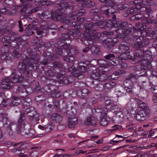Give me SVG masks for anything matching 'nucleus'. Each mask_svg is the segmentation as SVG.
Segmentation results:
<instances>
[{
  "label": "nucleus",
  "mask_w": 157,
  "mask_h": 157,
  "mask_svg": "<svg viewBox=\"0 0 157 157\" xmlns=\"http://www.w3.org/2000/svg\"><path fill=\"white\" fill-rule=\"evenodd\" d=\"M153 50V48H150L148 50L144 52V56L146 57H150L152 55V51Z\"/></svg>",
  "instance_id": "79ce46f5"
},
{
  "label": "nucleus",
  "mask_w": 157,
  "mask_h": 157,
  "mask_svg": "<svg viewBox=\"0 0 157 157\" xmlns=\"http://www.w3.org/2000/svg\"><path fill=\"white\" fill-rule=\"evenodd\" d=\"M110 119L106 117H103L100 121V124L104 126L108 125L110 122Z\"/></svg>",
  "instance_id": "a878e982"
},
{
  "label": "nucleus",
  "mask_w": 157,
  "mask_h": 157,
  "mask_svg": "<svg viewBox=\"0 0 157 157\" xmlns=\"http://www.w3.org/2000/svg\"><path fill=\"white\" fill-rule=\"evenodd\" d=\"M104 29H109L114 28V25H115L116 23H113L112 20H105L104 21Z\"/></svg>",
  "instance_id": "4be33fe9"
},
{
  "label": "nucleus",
  "mask_w": 157,
  "mask_h": 157,
  "mask_svg": "<svg viewBox=\"0 0 157 157\" xmlns=\"http://www.w3.org/2000/svg\"><path fill=\"white\" fill-rule=\"evenodd\" d=\"M96 23V25L98 26L100 28L104 29V21H99Z\"/></svg>",
  "instance_id": "49530a36"
},
{
  "label": "nucleus",
  "mask_w": 157,
  "mask_h": 157,
  "mask_svg": "<svg viewBox=\"0 0 157 157\" xmlns=\"http://www.w3.org/2000/svg\"><path fill=\"white\" fill-rule=\"evenodd\" d=\"M116 85V83L113 81H110L104 84L103 90L105 92H109Z\"/></svg>",
  "instance_id": "dca6fc26"
},
{
  "label": "nucleus",
  "mask_w": 157,
  "mask_h": 157,
  "mask_svg": "<svg viewBox=\"0 0 157 157\" xmlns=\"http://www.w3.org/2000/svg\"><path fill=\"white\" fill-rule=\"evenodd\" d=\"M99 1L104 2H106L108 3V4H111L113 3V2L114 0H99Z\"/></svg>",
  "instance_id": "bf43d9fd"
},
{
  "label": "nucleus",
  "mask_w": 157,
  "mask_h": 157,
  "mask_svg": "<svg viewBox=\"0 0 157 157\" xmlns=\"http://www.w3.org/2000/svg\"><path fill=\"white\" fill-rule=\"evenodd\" d=\"M16 100H13V101L11 103V105L13 106L18 105L19 104L20 101H19L18 102Z\"/></svg>",
  "instance_id": "0e129e2a"
},
{
  "label": "nucleus",
  "mask_w": 157,
  "mask_h": 157,
  "mask_svg": "<svg viewBox=\"0 0 157 157\" xmlns=\"http://www.w3.org/2000/svg\"><path fill=\"white\" fill-rule=\"evenodd\" d=\"M128 110L125 109L122 111L118 112L117 114L116 119V121L118 122H121L123 118H124L127 114H128Z\"/></svg>",
  "instance_id": "4468645a"
},
{
  "label": "nucleus",
  "mask_w": 157,
  "mask_h": 157,
  "mask_svg": "<svg viewBox=\"0 0 157 157\" xmlns=\"http://www.w3.org/2000/svg\"><path fill=\"white\" fill-rule=\"evenodd\" d=\"M98 65L101 68H107L110 66V63H107V61H105L102 59L98 60Z\"/></svg>",
  "instance_id": "5701e85b"
},
{
  "label": "nucleus",
  "mask_w": 157,
  "mask_h": 157,
  "mask_svg": "<svg viewBox=\"0 0 157 157\" xmlns=\"http://www.w3.org/2000/svg\"><path fill=\"white\" fill-rule=\"evenodd\" d=\"M11 76H13L12 78L14 83L17 82L21 83L24 79L23 77H20L19 75H17L15 73H13Z\"/></svg>",
  "instance_id": "393cba45"
},
{
  "label": "nucleus",
  "mask_w": 157,
  "mask_h": 157,
  "mask_svg": "<svg viewBox=\"0 0 157 157\" xmlns=\"http://www.w3.org/2000/svg\"><path fill=\"white\" fill-rule=\"evenodd\" d=\"M97 120L96 119L92 116L87 117L85 121L84 124L86 126H93L96 124Z\"/></svg>",
  "instance_id": "ddd939ff"
},
{
  "label": "nucleus",
  "mask_w": 157,
  "mask_h": 157,
  "mask_svg": "<svg viewBox=\"0 0 157 157\" xmlns=\"http://www.w3.org/2000/svg\"><path fill=\"white\" fill-rule=\"evenodd\" d=\"M7 114L6 113H1L0 114V121L3 122H5L7 120Z\"/></svg>",
  "instance_id": "a19ab883"
},
{
  "label": "nucleus",
  "mask_w": 157,
  "mask_h": 157,
  "mask_svg": "<svg viewBox=\"0 0 157 157\" xmlns=\"http://www.w3.org/2000/svg\"><path fill=\"white\" fill-rule=\"evenodd\" d=\"M135 55L136 56L138 57H140L142 59L143 57V55L144 54V51L143 49H137L134 51Z\"/></svg>",
  "instance_id": "473e14b6"
},
{
  "label": "nucleus",
  "mask_w": 157,
  "mask_h": 157,
  "mask_svg": "<svg viewBox=\"0 0 157 157\" xmlns=\"http://www.w3.org/2000/svg\"><path fill=\"white\" fill-rule=\"evenodd\" d=\"M96 23L95 24L93 22H90L89 24H86L85 25V32L83 34V37H84V35L87 33H90L95 31L96 29Z\"/></svg>",
  "instance_id": "9b49d317"
},
{
  "label": "nucleus",
  "mask_w": 157,
  "mask_h": 157,
  "mask_svg": "<svg viewBox=\"0 0 157 157\" xmlns=\"http://www.w3.org/2000/svg\"><path fill=\"white\" fill-rule=\"evenodd\" d=\"M109 10H110L109 9H108L104 10V14L106 15L109 16L110 15V13H113V12H111L110 11H109Z\"/></svg>",
  "instance_id": "e2e57ef3"
},
{
  "label": "nucleus",
  "mask_w": 157,
  "mask_h": 157,
  "mask_svg": "<svg viewBox=\"0 0 157 157\" xmlns=\"http://www.w3.org/2000/svg\"><path fill=\"white\" fill-rule=\"evenodd\" d=\"M145 11L148 14H151L153 13L152 10L150 7H148L145 10Z\"/></svg>",
  "instance_id": "052dcab7"
},
{
  "label": "nucleus",
  "mask_w": 157,
  "mask_h": 157,
  "mask_svg": "<svg viewBox=\"0 0 157 157\" xmlns=\"http://www.w3.org/2000/svg\"><path fill=\"white\" fill-rule=\"evenodd\" d=\"M31 149L33 151L30 152L29 156L31 157H36L38 155L39 153L36 150L39 149V147H32Z\"/></svg>",
  "instance_id": "b1692460"
},
{
  "label": "nucleus",
  "mask_w": 157,
  "mask_h": 157,
  "mask_svg": "<svg viewBox=\"0 0 157 157\" xmlns=\"http://www.w3.org/2000/svg\"><path fill=\"white\" fill-rule=\"evenodd\" d=\"M128 107L133 110L137 107L136 98H134L131 99L130 101L127 104Z\"/></svg>",
  "instance_id": "6ab92c4d"
},
{
  "label": "nucleus",
  "mask_w": 157,
  "mask_h": 157,
  "mask_svg": "<svg viewBox=\"0 0 157 157\" xmlns=\"http://www.w3.org/2000/svg\"><path fill=\"white\" fill-rule=\"evenodd\" d=\"M124 85L125 86V90L128 92L133 94L135 91V88L133 86L132 83L129 80H126L125 81Z\"/></svg>",
  "instance_id": "f8f14e48"
},
{
  "label": "nucleus",
  "mask_w": 157,
  "mask_h": 157,
  "mask_svg": "<svg viewBox=\"0 0 157 157\" xmlns=\"http://www.w3.org/2000/svg\"><path fill=\"white\" fill-rule=\"evenodd\" d=\"M9 39L11 42L10 43V46L11 48H18L23 40L20 37H16L15 36L13 35L10 36Z\"/></svg>",
  "instance_id": "6e6552de"
},
{
  "label": "nucleus",
  "mask_w": 157,
  "mask_h": 157,
  "mask_svg": "<svg viewBox=\"0 0 157 157\" xmlns=\"http://www.w3.org/2000/svg\"><path fill=\"white\" fill-rule=\"evenodd\" d=\"M92 53L94 55L98 54L100 51L99 47L98 45H94L93 46L90 48Z\"/></svg>",
  "instance_id": "c756f323"
},
{
  "label": "nucleus",
  "mask_w": 157,
  "mask_h": 157,
  "mask_svg": "<svg viewBox=\"0 0 157 157\" xmlns=\"http://www.w3.org/2000/svg\"><path fill=\"white\" fill-rule=\"evenodd\" d=\"M127 21H120L116 23L114 28H117L113 31L116 32L119 37H124L128 35V32H127L125 29V26L127 25Z\"/></svg>",
  "instance_id": "f03ea898"
},
{
  "label": "nucleus",
  "mask_w": 157,
  "mask_h": 157,
  "mask_svg": "<svg viewBox=\"0 0 157 157\" xmlns=\"http://www.w3.org/2000/svg\"><path fill=\"white\" fill-rule=\"evenodd\" d=\"M126 80H129L131 82H135L136 81V76L134 74L130 73L126 77Z\"/></svg>",
  "instance_id": "cd10ccee"
},
{
  "label": "nucleus",
  "mask_w": 157,
  "mask_h": 157,
  "mask_svg": "<svg viewBox=\"0 0 157 157\" xmlns=\"http://www.w3.org/2000/svg\"><path fill=\"white\" fill-rule=\"evenodd\" d=\"M142 109V110L146 111V110H149V108L145 102H144L138 107Z\"/></svg>",
  "instance_id": "37998d69"
},
{
  "label": "nucleus",
  "mask_w": 157,
  "mask_h": 157,
  "mask_svg": "<svg viewBox=\"0 0 157 157\" xmlns=\"http://www.w3.org/2000/svg\"><path fill=\"white\" fill-rule=\"evenodd\" d=\"M26 96V95H20L19 98L17 97L16 96H13L12 97L13 99L14 100H16L17 101H20L19 99L21 98H25V96Z\"/></svg>",
  "instance_id": "864d4df0"
},
{
  "label": "nucleus",
  "mask_w": 157,
  "mask_h": 157,
  "mask_svg": "<svg viewBox=\"0 0 157 157\" xmlns=\"http://www.w3.org/2000/svg\"><path fill=\"white\" fill-rule=\"evenodd\" d=\"M12 54L9 51L5 52L1 56V59L2 60H9L12 58Z\"/></svg>",
  "instance_id": "bb28decb"
},
{
  "label": "nucleus",
  "mask_w": 157,
  "mask_h": 157,
  "mask_svg": "<svg viewBox=\"0 0 157 157\" xmlns=\"http://www.w3.org/2000/svg\"><path fill=\"white\" fill-rule=\"evenodd\" d=\"M62 37L63 39L64 40H68L69 39V36L68 34L64 33L62 34Z\"/></svg>",
  "instance_id": "13d9d810"
},
{
  "label": "nucleus",
  "mask_w": 157,
  "mask_h": 157,
  "mask_svg": "<svg viewBox=\"0 0 157 157\" xmlns=\"http://www.w3.org/2000/svg\"><path fill=\"white\" fill-rule=\"evenodd\" d=\"M104 58L106 59L107 60L106 61L108 62V63H110V66L111 64H113L112 63L113 61L112 59L115 57V56L113 54H109L107 55H105L104 56Z\"/></svg>",
  "instance_id": "c85d7f7f"
},
{
  "label": "nucleus",
  "mask_w": 157,
  "mask_h": 157,
  "mask_svg": "<svg viewBox=\"0 0 157 157\" xmlns=\"http://www.w3.org/2000/svg\"><path fill=\"white\" fill-rule=\"evenodd\" d=\"M120 51L119 49L118 48H115L113 49L112 51V52L115 54L118 53H120L121 52L119 51Z\"/></svg>",
  "instance_id": "69168bd1"
},
{
  "label": "nucleus",
  "mask_w": 157,
  "mask_h": 157,
  "mask_svg": "<svg viewBox=\"0 0 157 157\" xmlns=\"http://www.w3.org/2000/svg\"><path fill=\"white\" fill-rule=\"evenodd\" d=\"M95 111L98 113H100L101 115H105L107 112V110L106 108H103V109L97 108Z\"/></svg>",
  "instance_id": "c9c22d12"
},
{
  "label": "nucleus",
  "mask_w": 157,
  "mask_h": 157,
  "mask_svg": "<svg viewBox=\"0 0 157 157\" xmlns=\"http://www.w3.org/2000/svg\"><path fill=\"white\" fill-rule=\"evenodd\" d=\"M137 9L134 7H131L130 10V13L132 14H134L136 13L137 12Z\"/></svg>",
  "instance_id": "6e6d98bb"
},
{
  "label": "nucleus",
  "mask_w": 157,
  "mask_h": 157,
  "mask_svg": "<svg viewBox=\"0 0 157 157\" xmlns=\"http://www.w3.org/2000/svg\"><path fill=\"white\" fill-rule=\"evenodd\" d=\"M149 44V42L147 39H144L142 36H138L136 38V40L133 46L136 48H140L147 46Z\"/></svg>",
  "instance_id": "20e7f679"
},
{
  "label": "nucleus",
  "mask_w": 157,
  "mask_h": 157,
  "mask_svg": "<svg viewBox=\"0 0 157 157\" xmlns=\"http://www.w3.org/2000/svg\"><path fill=\"white\" fill-rule=\"evenodd\" d=\"M150 115V110L146 111H139L137 113L136 115V119L139 121H144Z\"/></svg>",
  "instance_id": "1a4fd4ad"
},
{
  "label": "nucleus",
  "mask_w": 157,
  "mask_h": 157,
  "mask_svg": "<svg viewBox=\"0 0 157 157\" xmlns=\"http://www.w3.org/2000/svg\"><path fill=\"white\" fill-rule=\"evenodd\" d=\"M19 54L17 50H14L12 52V57L17 58L19 56Z\"/></svg>",
  "instance_id": "3c124183"
},
{
  "label": "nucleus",
  "mask_w": 157,
  "mask_h": 157,
  "mask_svg": "<svg viewBox=\"0 0 157 157\" xmlns=\"http://www.w3.org/2000/svg\"><path fill=\"white\" fill-rule=\"evenodd\" d=\"M13 76L11 75L10 78H6L2 81L1 84V87L3 89H10L13 85Z\"/></svg>",
  "instance_id": "423d86ee"
},
{
  "label": "nucleus",
  "mask_w": 157,
  "mask_h": 157,
  "mask_svg": "<svg viewBox=\"0 0 157 157\" xmlns=\"http://www.w3.org/2000/svg\"><path fill=\"white\" fill-rule=\"evenodd\" d=\"M85 10H80L78 12H74L70 16V19L71 20H75L78 19L79 17L82 16L84 14Z\"/></svg>",
  "instance_id": "f3484780"
},
{
  "label": "nucleus",
  "mask_w": 157,
  "mask_h": 157,
  "mask_svg": "<svg viewBox=\"0 0 157 157\" xmlns=\"http://www.w3.org/2000/svg\"><path fill=\"white\" fill-rule=\"evenodd\" d=\"M55 126V124L53 122H51L48 124L47 128H49L50 130H52V127H53Z\"/></svg>",
  "instance_id": "4d7b16f0"
},
{
  "label": "nucleus",
  "mask_w": 157,
  "mask_h": 157,
  "mask_svg": "<svg viewBox=\"0 0 157 157\" xmlns=\"http://www.w3.org/2000/svg\"><path fill=\"white\" fill-rule=\"evenodd\" d=\"M126 26H125V29L126 30L127 32H128V35L132 30H134L135 29L134 26L131 24H129Z\"/></svg>",
  "instance_id": "4c0bfd02"
},
{
  "label": "nucleus",
  "mask_w": 157,
  "mask_h": 157,
  "mask_svg": "<svg viewBox=\"0 0 157 157\" xmlns=\"http://www.w3.org/2000/svg\"><path fill=\"white\" fill-rule=\"evenodd\" d=\"M129 49V44L127 42L123 41L119 46V50L122 52H125Z\"/></svg>",
  "instance_id": "aec40b11"
},
{
  "label": "nucleus",
  "mask_w": 157,
  "mask_h": 157,
  "mask_svg": "<svg viewBox=\"0 0 157 157\" xmlns=\"http://www.w3.org/2000/svg\"><path fill=\"white\" fill-rule=\"evenodd\" d=\"M136 101L137 104V107H138L140 104L144 102L141 100L138 99V98H136Z\"/></svg>",
  "instance_id": "338daca9"
},
{
  "label": "nucleus",
  "mask_w": 157,
  "mask_h": 157,
  "mask_svg": "<svg viewBox=\"0 0 157 157\" xmlns=\"http://www.w3.org/2000/svg\"><path fill=\"white\" fill-rule=\"evenodd\" d=\"M152 98L153 101L156 103L157 105V95H154L152 97Z\"/></svg>",
  "instance_id": "774afa93"
},
{
  "label": "nucleus",
  "mask_w": 157,
  "mask_h": 157,
  "mask_svg": "<svg viewBox=\"0 0 157 157\" xmlns=\"http://www.w3.org/2000/svg\"><path fill=\"white\" fill-rule=\"evenodd\" d=\"M23 104V106H28L30 105L31 103V99L30 98H27L24 99H23L22 102Z\"/></svg>",
  "instance_id": "58836bf2"
},
{
  "label": "nucleus",
  "mask_w": 157,
  "mask_h": 157,
  "mask_svg": "<svg viewBox=\"0 0 157 157\" xmlns=\"http://www.w3.org/2000/svg\"><path fill=\"white\" fill-rule=\"evenodd\" d=\"M144 20L143 22L146 24H157V19H147L146 18H144Z\"/></svg>",
  "instance_id": "f704fd0d"
},
{
  "label": "nucleus",
  "mask_w": 157,
  "mask_h": 157,
  "mask_svg": "<svg viewBox=\"0 0 157 157\" xmlns=\"http://www.w3.org/2000/svg\"><path fill=\"white\" fill-rule=\"evenodd\" d=\"M136 20H140L144 17V15L143 13H139L135 15Z\"/></svg>",
  "instance_id": "8fccbe9b"
},
{
  "label": "nucleus",
  "mask_w": 157,
  "mask_h": 157,
  "mask_svg": "<svg viewBox=\"0 0 157 157\" xmlns=\"http://www.w3.org/2000/svg\"><path fill=\"white\" fill-rule=\"evenodd\" d=\"M9 38L7 36H5L2 38V41L5 45V46L6 47L9 44H10V43L9 41Z\"/></svg>",
  "instance_id": "ea45409f"
},
{
  "label": "nucleus",
  "mask_w": 157,
  "mask_h": 157,
  "mask_svg": "<svg viewBox=\"0 0 157 157\" xmlns=\"http://www.w3.org/2000/svg\"><path fill=\"white\" fill-rule=\"evenodd\" d=\"M95 5L94 3L90 1V0H82L81 2L78 4L79 6L86 7H89Z\"/></svg>",
  "instance_id": "a211bd4d"
},
{
  "label": "nucleus",
  "mask_w": 157,
  "mask_h": 157,
  "mask_svg": "<svg viewBox=\"0 0 157 157\" xmlns=\"http://www.w3.org/2000/svg\"><path fill=\"white\" fill-rule=\"evenodd\" d=\"M79 74H80V72L78 71H76L72 72L73 75L75 77H78Z\"/></svg>",
  "instance_id": "680f3d73"
},
{
  "label": "nucleus",
  "mask_w": 157,
  "mask_h": 157,
  "mask_svg": "<svg viewBox=\"0 0 157 157\" xmlns=\"http://www.w3.org/2000/svg\"><path fill=\"white\" fill-rule=\"evenodd\" d=\"M26 113L31 120H34L35 121L39 120V115L37 113L34 107L31 106L26 109Z\"/></svg>",
  "instance_id": "39448f33"
},
{
  "label": "nucleus",
  "mask_w": 157,
  "mask_h": 157,
  "mask_svg": "<svg viewBox=\"0 0 157 157\" xmlns=\"http://www.w3.org/2000/svg\"><path fill=\"white\" fill-rule=\"evenodd\" d=\"M61 6L63 8H66L67 10L69 9L71 11L73 9V6L72 5V4L71 2H64L61 4Z\"/></svg>",
  "instance_id": "7c9ffc66"
},
{
  "label": "nucleus",
  "mask_w": 157,
  "mask_h": 157,
  "mask_svg": "<svg viewBox=\"0 0 157 157\" xmlns=\"http://www.w3.org/2000/svg\"><path fill=\"white\" fill-rule=\"evenodd\" d=\"M25 147V146L24 144H22L21 145L19 148H17L18 152L17 153H23V149Z\"/></svg>",
  "instance_id": "de8ad7c7"
},
{
  "label": "nucleus",
  "mask_w": 157,
  "mask_h": 157,
  "mask_svg": "<svg viewBox=\"0 0 157 157\" xmlns=\"http://www.w3.org/2000/svg\"><path fill=\"white\" fill-rule=\"evenodd\" d=\"M63 117L60 116L57 113H53L50 116V119L52 121H55L56 122H59L63 119Z\"/></svg>",
  "instance_id": "412c9836"
},
{
  "label": "nucleus",
  "mask_w": 157,
  "mask_h": 157,
  "mask_svg": "<svg viewBox=\"0 0 157 157\" xmlns=\"http://www.w3.org/2000/svg\"><path fill=\"white\" fill-rule=\"evenodd\" d=\"M101 71H98L97 70L94 71L90 76V78L93 80H97L101 74Z\"/></svg>",
  "instance_id": "72a5a7b5"
},
{
  "label": "nucleus",
  "mask_w": 157,
  "mask_h": 157,
  "mask_svg": "<svg viewBox=\"0 0 157 157\" xmlns=\"http://www.w3.org/2000/svg\"><path fill=\"white\" fill-rule=\"evenodd\" d=\"M18 68L20 70V73L21 74H22L26 72L27 74H28V71H26V68L25 65L24 64H20L18 66Z\"/></svg>",
  "instance_id": "e433bc0d"
},
{
  "label": "nucleus",
  "mask_w": 157,
  "mask_h": 157,
  "mask_svg": "<svg viewBox=\"0 0 157 157\" xmlns=\"http://www.w3.org/2000/svg\"><path fill=\"white\" fill-rule=\"evenodd\" d=\"M82 92L83 94H87V95H90L91 93V91L88 89H83Z\"/></svg>",
  "instance_id": "5fc2aeb1"
},
{
  "label": "nucleus",
  "mask_w": 157,
  "mask_h": 157,
  "mask_svg": "<svg viewBox=\"0 0 157 157\" xmlns=\"http://www.w3.org/2000/svg\"><path fill=\"white\" fill-rule=\"evenodd\" d=\"M65 51V50L63 49L62 48H57L56 51L57 52V54L59 55H61L63 53V51Z\"/></svg>",
  "instance_id": "09e8293b"
},
{
  "label": "nucleus",
  "mask_w": 157,
  "mask_h": 157,
  "mask_svg": "<svg viewBox=\"0 0 157 157\" xmlns=\"http://www.w3.org/2000/svg\"><path fill=\"white\" fill-rule=\"evenodd\" d=\"M104 77V75L102 74V72H101V74L100 75V76L99 77H98V78L97 80L101 82H105L106 80L103 78Z\"/></svg>",
  "instance_id": "603ef678"
},
{
  "label": "nucleus",
  "mask_w": 157,
  "mask_h": 157,
  "mask_svg": "<svg viewBox=\"0 0 157 157\" xmlns=\"http://www.w3.org/2000/svg\"><path fill=\"white\" fill-rule=\"evenodd\" d=\"M140 65H137L136 67L135 70L138 71H142L143 69L146 70L150 69L151 67V61L148 59H143L141 61Z\"/></svg>",
  "instance_id": "7ed1b4c3"
},
{
  "label": "nucleus",
  "mask_w": 157,
  "mask_h": 157,
  "mask_svg": "<svg viewBox=\"0 0 157 157\" xmlns=\"http://www.w3.org/2000/svg\"><path fill=\"white\" fill-rule=\"evenodd\" d=\"M100 34L99 33L94 34L90 35V33H87L86 35H84V38L86 39L87 40L92 41L97 40L100 36Z\"/></svg>",
  "instance_id": "2eb2a0df"
},
{
  "label": "nucleus",
  "mask_w": 157,
  "mask_h": 157,
  "mask_svg": "<svg viewBox=\"0 0 157 157\" xmlns=\"http://www.w3.org/2000/svg\"><path fill=\"white\" fill-rule=\"evenodd\" d=\"M25 113L21 112L20 117L18 120V124L16 128L17 132L22 135L27 134L26 131L29 128V125L25 121Z\"/></svg>",
  "instance_id": "f257e3e1"
},
{
  "label": "nucleus",
  "mask_w": 157,
  "mask_h": 157,
  "mask_svg": "<svg viewBox=\"0 0 157 157\" xmlns=\"http://www.w3.org/2000/svg\"><path fill=\"white\" fill-rule=\"evenodd\" d=\"M52 17L54 20L60 21L63 23H67L69 22V20L67 18V17L63 15L53 13L52 15Z\"/></svg>",
  "instance_id": "9d476101"
},
{
  "label": "nucleus",
  "mask_w": 157,
  "mask_h": 157,
  "mask_svg": "<svg viewBox=\"0 0 157 157\" xmlns=\"http://www.w3.org/2000/svg\"><path fill=\"white\" fill-rule=\"evenodd\" d=\"M125 72V71L122 69L117 70L115 72L113 73V75H111V78L112 79L114 80L116 79H117L116 78H117L118 77H115L114 76H118L120 75L124 74Z\"/></svg>",
  "instance_id": "2f4dec72"
},
{
  "label": "nucleus",
  "mask_w": 157,
  "mask_h": 157,
  "mask_svg": "<svg viewBox=\"0 0 157 157\" xmlns=\"http://www.w3.org/2000/svg\"><path fill=\"white\" fill-rule=\"evenodd\" d=\"M68 117V126L69 128H72L78 123V119L75 114L72 112L69 113Z\"/></svg>",
  "instance_id": "0eeeda50"
},
{
  "label": "nucleus",
  "mask_w": 157,
  "mask_h": 157,
  "mask_svg": "<svg viewBox=\"0 0 157 157\" xmlns=\"http://www.w3.org/2000/svg\"><path fill=\"white\" fill-rule=\"evenodd\" d=\"M112 40H113L112 39H107L105 41V43L109 42L108 44H107V46H108L109 48H112L114 47V44L112 42Z\"/></svg>",
  "instance_id": "c03bdc74"
},
{
  "label": "nucleus",
  "mask_w": 157,
  "mask_h": 157,
  "mask_svg": "<svg viewBox=\"0 0 157 157\" xmlns=\"http://www.w3.org/2000/svg\"><path fill=\"white\" fill-rule=\"evenodd\" d=\"M122 54L120 55V58L121 59V60H127L128 59V57L127 53L125 52H122Z\"/></svg>",
  "instance_id": "a18cd8bd"
}]
</instances>
